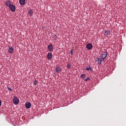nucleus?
<instances>
[{
    "label": "nucleus",
    "mask_w": 126,
    "mask_h": 126,
    "mask_svg": "<svg viewBox=\"0 0 126 126\" xmlns=\"http://www.w3.org/2000/svg\"><path fill=\"white\" fill-rule=\"evenodd\" d=\"M101 59H102L103 61H105V59L107 58V51H104L102 52L101 53Z\"/></svg>",
    "instance_id": "1"
},
{
    "label": "nucleus",
    "mask_w": 126,
    "mask_h": 126,
    "mask_svg": "<svg viewBox=\"0 0 126 126\" xmlns=\"http://www.w3.org/2000/svg\"><path fill=\"white\" fill-rule=\"evenodd\" d=\"M9 7L11 11H12V12H14V11H15L16 8L13 4H11L9 6Z\"/></svg>",
    "instance_id": "2"
},
{
    "label": "nucleus",
    "mask_w": 126,
    "mask_h": 126,
    "mask_svg": "<svg viewBox=\"0 0 126 126\" xmlns=\"http://www.w3.org/2000/svg\"><path fill=\"white\" fill-rule=\"evenodd\" d=\"M95 62H97L98 64H101L102 63V62H104V60L100 58H96L95 59Z\"/></svg>",
    "instance_id": "3"
},
{
    "label": "nucleus",
    "mask_w": 126,
    "mask_h": 126,
    "mask_svg": "<svg viewBox=\"0 0 126 126\" xmlns=\"http://www.w3.org/2000/svg\"><path fill=\"white\" fill-rule=\"evenodd\" d=\"M8 52L9 54H13L14 53V49L12 48V47L10 46L8 49Z\"/></svg>",
    "instance_id": "4"
},
{
    "label": "nucleus",
    "mask_w": 126,
    "mask_h": 126,
    "mask_svg": "<svg viewBox=\"0 0 126 126\" xmlns=\"http://www.w3.org/2000/svg\"><path fill=\"white\" fill-rule=\"evenodd\" d=\"M47 49H48V51L49 52H53V50H54V47H53L52 44H50L48 46Z\"/></svg>",
    "instance_id": "5"
},
{
    "label": "nucleus",
    "mask_w": 126,
    "mask_h": 126,
    "mask_svg": "<svg viewBox=\"0 0 126 126\" xmlns=\"http://www.w3.org/2000/svg\"><path fill=\"white\" fill-rule=\"evenodd\" d=\"M56 72L57 73H60L62 71V68L61 67H56L55 68Z\"/></svg>",
    "instance_id": "6"
},
{
    "label": "nucleus",
    "mask_w": 126,
    "mask_h": 126,
    "mask_svg": "<svg viewBox=\"0 0 126 126\" xmlns=\"http://www.w3.org/2000/svg\"><path fill=\"white\" fill-rule=\"evenodd\" d=\"M13 101L14 104H18L19 103V99L17 97H14Z\"/></svg>",
    "instance_id": "7"
},
{
    "label": "nucleus",
    "mask_w": 126,
    "mask_h": 126,
    "mask_svg": "<svg viewBox=\"0 0 126 126\" xmlns=\"http://www.w3.org/2000/svg\"><path fill=\"white\" fill-rule=\"evenodd\" d=\"M93 48V45L90 43H89L87 45V49L88 50H91Z\"/></svg>",
    "instance_id": "8"
},
{
    "label": "nucleus",
    "mask_w": 126,
    "mask_h": 126,
    "mask_svg": "<svg viewBox=\"0 0 126 126\" xmlns=\"http://www.w3.org/2000/svg\"><path fill=\"white\" fill-rule=\"evenodd\" d=\"M47 58L49 60H51L53 58V54L51 53H49L47 55Z\"/></svg>",
    "instance_id": "9"
},
{
    "label": "nucleus",
    "mask_w": 126,
    "mask_h": 126,
    "mask_svg": "<svg viewBox=\"0 0 126 126\" xmlns=\"http://www.w3.org/2000/svg\"><path fill=\"white\" fill-rule=\"evenodd\" d=\"M26 108L27 109H30L31 108V103L30 102H27L26 104Z\"/></svg>",
    "instance_id": "10"
},
{
    "label": "nucleus",
    "mask_w": 126,
    "mask_h": 126,
    "mask_svg": "<svg viewBox=\"0 0 126 126\" xmlns=\"http://www.w3.org/2000/svg\"><path fill=\"white\" fill-rule=\"evenodd\" d=\"M20 4L23 5L25 4V0H19Z\"/></svg>",
    "instance_id": "11"
},
{
    "label": "nucleus",
    "mask_w": 126,
    "mask_h": 126,
    "mask_svg": "<svg viewBox=\"0 0 126 126\" xmlns=\"http://www.w3.org/2000/svg\"><path fill=\"white\" fill-rule=\"evenodd\" d=\"M28 14L29 15H30V16H32V15H33V11L32 10H29Z\"/></svg>",
    "instance_id": "12"
},
{
    "label": "nucleus",
    "mask_w": 126,
    "mask_h": 126,
    "mask_svg": "<svg viewBox=\"0 0 126 126\" xmlns=\"http://www.w3.org/2000/svg\"><path fill=\"white\" fill-rule=\"evenodd\" d=\"M5 4L7 6H10L11 4H10V1H8V0H7L6 2H5Z\"/></svg>",
    "instance_id": "13"
},
{
    "label": "nucleus",
    "mask_w": 126,
    "mask_h": 126,
    "mask_svg": "<svg viewBox=\"0 0 126 126\" xmlns=\"http://www.w3.org/2000/svg\"><path fill=\"white\" fill-rule=\"evenodd\" d=\"M105 35H106L107 36H108V35H110V30H107V31H106L105 32Z\"/></svg>",
    "instance_id": "14"
},
{
    "label": "nucleus",
    "mask_w": 126,
    "mask_h": 126,
    "mask_svg": "<svg viewBox=\"0 0 126 126\" xmlns=\"http://www.w3.org/2000/svg\"><path fill=\"white\" fill-rule=\"evenodd\" d=\"M85 76H86L85 74H83L81 75V77L82 78V79H84L85 78Z\"/></svg>",
    "instance_id": "15"
},
{
    "label": "nucleus",
    "mask_w": 126,
    "mask_h": 126,
    "mask_svg": "<svg viewBox=\"0 0 126 126\" xmlns=\"http://www.w3.org/2000/svg\"><path fill=\"white\" fill-rule=\"evenodd\" d=\"M86 70H91V67H90V66H88L86 68Z\"/></svg>",
    "instance_id": "16"
},
{
    "label": "nucleus",
    "mask_w": 126,
    "mask_h": 126,
    "mask_svg": "<svg viewBox=\"0 0 126 126\" xmlns=\"http://www.w3.org/2000/svg\"><path fill=\"white\" fill-rule=\"evenodd\" d=\"M7 90H9V91H11V90H12V89H11V88L9 87H7Z\"/></svg>",
    "instance_id": "17"
},
{
    "label": "nucleus",
    "mask_w": 126,
    "mask_h": 126,
    "mask_svg": "<svg viewBox=\"0 0 126 126\" xmlns=\"http://www.w3.org/2000/svg\"><path fill=\"white\" fill-rule=\"evenodd\" d=\"M34 85H37V81L35 80L33 82Z\"/></svg>",
    "instance_id": "18"
},
{
    "label": "nucleus",
    "mask_w": 126,
    "mask_h": 126,
    "mask_svg": "<svg viewBox=\"0 0 126 126\" xmlns=\"http://www.w3.org/2000/svg\"><path fill=\"white\" fill-rule=\"evenodd\" d=\"M67 68H70V64H68L66 66Z\"/></svg>",
    "instance_id": "19"
},
{
    "label": "nucleus",
    "mask_w": 126,
    "mask_h": 126,
    "mask_svg": "<svg viewBox=\"0 0 126 126\" xmlns=\"http://www.w3.org/2000/svg\"><path fill=\"white\" fill-rule=\"evenodd\" d=\"M54 38H55V39H57V34H55L53 35Z\"/></svg>",
    "instance_id": "20"
},
{
    "label": "nucleus",
    "mask_w": 126,
    "mask_h": 126,
    "mask_svg": "<svg viewBox=\"0 0 126 126\" xmlns=\"http://www.w3.org/2000/svg\"><path fill=\"white\" fill-rule=\"evenodd\" d=\"M87 80H89V78H87L85 80V81H87Z\"/></svg>",
    "instance_id": "21"
},
{
    "label": "nucleus",
    "mask_w": 126,
    "mask_h": 126,
    "mask_svg": "<svg viewBox=\"0 0 126 126\" xmlns=\"http://www.w3.org/2000/svg\"><path fill=\"white\" fill-rule=\"evenodd\" d=\"M70 53L71 56H72V50H71V51L70 52Z\"/></svg>",
    "instance_id": "22"
},
{
    "label": "nucleus",
    "mask_w": 126,
    "mask_h": 126,
    "mask_svg": "<svg viewBox=\"0 0 126 126\" xmlns=\"http://www.w3.org/2000/svg\"><path fill=\"white\" fill-rule=\"evenodd\" d=\"M1 106V100H0V107Z\"/></svg>",
    "instance_id": "23"
}]
</instances>
